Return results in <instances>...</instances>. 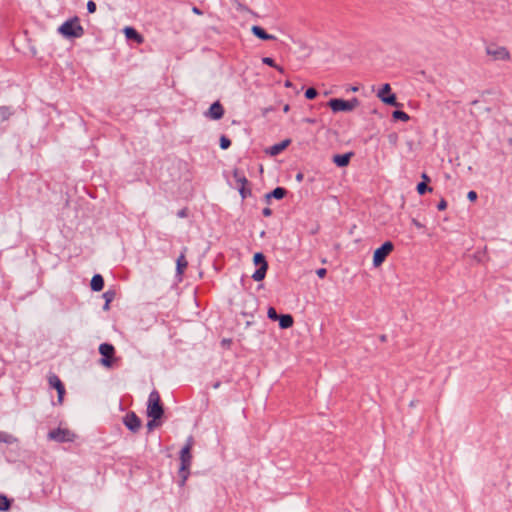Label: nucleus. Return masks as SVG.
<instances>
[{"label": "nucleus", "instance_id": "nucleus-15", "mask_svg": "<svg viewBox=\"0 0 512 512\" xmlns=\"http://www.w3.org/2000/svg\"><path fill=\"white\" fill-rule=\"evenodd\" d=\"M487 52L489 55H492L494 57V59H508L509 58V52L503 47L495 48V49H492L491 47H489L487 49Z\"/></svg>", "mask_w": 512, "mask_h": 512}, {"label": "nucleus", "instance_id": "nucleus-42", "mask_svg": "<svg viewBox=\"0 0 512 512\" xmlns=\"http://www.w3.org/2000/svg\"><path fill=\"white\" fill-rule=\"evenodd\" d=\"M285 111H288L289 110V106L286 105L285 108H284Z\"/></svg>", "mask_w": 512, "mask_h": 512}, {"label": "nucleus", "instance_id": "nucleus-33", "mask_svg": "<svg viewBox=\"0 0 512 512\" xmlns=\"http://www.w3.org/2000/svg\"><path fill=\"white\" fill-rule=\"evenodd\" d=\"M438 210L440 211H443L447 208V202L442 199L439 203H438V206H437Z\"/></svg>", "mask_w": 512, "mask_h": 512}, {"label": "nucleus", "instance_id": "nucleus-2", "mask_svg": "<svg viewBox=\"0 0 512 512\" xmlns=\"http://www.w3.org/2000/svg\"><path fill=\"white\" fill-rule=\"evenodd\" d=\"M59 33L67 38H79L83 36L84 29L80 24L79 18L74 17L64 22L58 29Z\"/></svg>", "mask_w": 512, "mask_h": 512}, {"label": "nucleus", "instance_id": "nucleus-18", "mask_svg": "<svg viewBox=\"0 0 512 512\" xmlns=\"http://www.w3.org/2000/svg\"><path fill=\"white\" fill-rule=\"evenodd\" d=\"M252 32L254 35H256L258 38L262 40H274L275 37L273 35L268 34L263 28L260 26H253Z\"/></svg>", "mask_w": 512, "mask_h": 512}, {"label": "nucleus", "instance_id": "nucleus-40", "mask_svg": "<svg viewBox=\"0 0 512 512\" xmlns=\"http://www.w3.org/2000/svg\"><path fill=\"white\" fill-rule=\"evenodd\" d=\"M285 86H286V87H291V86H292L291 81L287 80V81L285 82Z\"/></svg>", "mask_w": 512, "mask_h": 512}, {"label": "nucleus", "instance_id": "nucleus-20", "mask_svg": "<svg viewBox=\"0 0 512 512\" xmlns=\"http://www.w3.org/2000/svg\"><path fill=\"white\" fill-rule=\"evenodd\" d=\"M290 143V140H284L282 141L281 143L279 144H276V145H273L271 148H270V154L272 156H275L277 154H279L280 152H282L284 149L287 148V146L289 145Z\"/></svg>", "mask_w": 512, "mask_h": 512}, {"label": "nucleus", "instance_id": "nucleus-29", "mask_svg": "<svg viewBox=\"0 0 512 512\" xmlns=\"http://www.w3.org/2000/svg\"><path fill=\"white\" fill-rule=\"evenodd\" d=\"M231 145V141L229 138H227L226 136H221L220 138V147L222 149H228Z\"/></svg>", "mask_w": 512, "mask_h": 512}, {"label": "nucleus", "instance_id": "nucleus-7", "mask_svg": "<svg viewBox=\"0 0 512 512\" xmlns=\"http://www.w3.org/2000/svg\"><path fill=\"white\" fill-rule=\"evenodd\" d=\"M358 104V101L357 99H353L352 101H348V100H343V99H331L329 102H328V105L329 107L334 111V112H339V111H351L353 110Z\"/></svg>", "mask_w": 512, "mask_h": 512}, {"label": "nucleus", "instance_id": "nucleus-35", "mask_svg": "<svg viewBox=\"0 0 512 512\" xmlns=\"http://www.w3.org/2000/svg\"><path fill=\"white\" fill-rule=\"evenodd\" d=\"M316 273L320 278H324L326 276L327 270L325 268H320L316 271Z\"/></svg>", "mask_w": 512, "mask_h": 512}, {"label": "nucleus", "instance_id": "nucleus-43", "mask_svg": "<svg viewBox=\"0 0 512 512\" xmlns=\"http://www.w3.org/2000/svg\"><path fill=\"white\" fill-rule=\"evenodd\" d=\"M194 11H195L196 13H200V11H199L197 8H194Z\"/></svg>", "mask_w": 512, "mask_h": 512}, {"label": "nucleus", "instance_id": "nucleus-17", "mask_svg": "<svg viewBox=\"0 0 512 512\" xmlns=\"http://www.w3.org/2000/svg\"><path fill=\"white\" fill-rule=\"evenodd\" d=\"M91 289L93 291H101L104 288V279L100 274H96L91 280Z\"/></svg>", "mask_w": 512, "mask_h": 512}, {"label": "nucleus", "instance_id": "nucleus-5", "mask_svg": "<svg viewBox=\"0 0 512 512\" xmlns=\"http://www.w3.org/2000/svg\"><path fill=\"white\" fill-rule=\"evenodd\" d=\"M233 177L235 179L236 187L238 188L243 199L251 196L250 183L245 175L238 169L233 171Z\"/></svg>", "mask_w": 512, "mask_h": 512}, {"label": "nucleus", "instance_id": "nucleus-16", "mask_svg": "<svg viewBox=\"0 0 512 512\" xmlns=\"http://www.w3.org/2000/svg\"><path fill=\"white\" fill-rule=\"evenodd\" d=\"M353 153L337 154L333 157L334 163L339 167H345L349 164Z\"/></svg>", "mask_w": 512, "mask_h": 512}, {"label": "nucleus", "instance_id": "nucleus-22", "mask_svg": "<svg viewBox=\"0 0 512 512\" xmlns=\"http://www.w3.org/2000/svg\"><path fill=\"white\" fill-rule=\"evenodd\" d=\"M116 292L113 290H108L103 294V298L105 299L104 310H109L110 303L115 299Z\"/></svg>", "mask_w": 512, "mask_h": 512}, {"label": "nucleus", "instance_id": "nucleus-12", "mask_svg": "<svg viewBox=\"0 0 512 512\" xmlns=\"http://www.w3.org/2000/svg\"><path fill=\"white\" fill-rule=\"evenodd\" d=\"M123 422L125 426L133 432L138 431L141 427V420L134 412H128L125 415Z\"/></svg>", "mask_w": 512, "mask_h": 512}, {"label": "nucleus", "instance_id": "nucleus-24", "mask_svg": "<svg viewBox=\"0 0 512 512\" xmlns=\"http://www.w3.org/2000/svg\"><path fill=\"white\" fill-rule=\"evenodd\" d=\"M262 62H263L264 64L268 65V66H271V67L275 68V69H276V70H278L280 73H283V72H284L283 67H281V66L277 65V64L275 63V61H274L272 58H270V57H264V58L262 59Z\"/></svg>", "mask_w": 512, "mask_h": 512}, {"label": "nucleus", "instance_id": "nucleus-27", "mask_svg": "<svg viewBox=\"0 0 512 512\" xmlns=\"http://www.w3.org/2000/svg\"><path fill=\"white\" fill-rule=\"evenodd\" d=\"M393 117L395 119H399V120H402V121H408L409 120V116L407 113H405L404 111H400V110H396L393 112Z\"/></svg>", "mask_w": 512, "mask_h": 512}, {"label": "nucleus", "instance_id": "nucleus-30", "mask_svg": "<svg viewBox=\"0 0 512 512\" xmlns=\"http://www.w3.org/2000/svg\"><path fill=\"white\" fill-rule=\"evenodd\" d=\"M11 439L12 437L9 434L0 431V443H10Z\"/></svg>", "mask_w": 512, "mask_h": 512}, {"label": "nucleus", "instance_id": "nucleus-14", "mask_svg": "<svg viewBox=\"0 0 512 512\" xmlns=\"http://www.w3.org/2000/svg\"><path fill=\"white\" fill-rule=\"evenodd\" d=\"M124 33L127 39L133 40L137 44H142L144 42L143 36L132 27H126L124 29Z\"/></svg>", "mask_w": 512, "mask_h": 512}, {"label": "nucleus", "instance_id": "nucleus-31", "mask_svg": "<svg viewBox=\"0 0 512 512\" xmlns=\"http://www.w3.org/2000/svg\"><path fill=\"white\" fill-rule=\"evenodd\" d=\"M267 314H268V317H269L270 319H272V320H277V319L279 318V316H278V314H277V312H276L275 308H273V307H270V308L268 309Z\"/></svg>", "mask_w": 512, "mask_h": 512}, {"label": "nucleus", "instance_id": "nucleus-28", "mask_svg": "<svg viewBox=\"0 0 512 512\" xmlns=\"http://www.w3.org/2000/svg\"><path fill=\"white\" fill-rule=\"evenodd\" d=\"M317 95H318V93L315 88H308L305 92V97L309 100L316 98Z\"/></svg>", "mask_w": 512, "mask_h": 512}, {"label": "nucleus", "instance_id": "nucleus-37", "mask_svg": "<svg viewBox=\"0 0 512 512\" xmlns=\"http://www.w3.org/2000/svg\"><path fill=\"white\" fill-rule=\"evenodd\" d=\"M468 198L471 201H475L477 199V193L475 191H470L468 193Z\"/></svg>", "mask_w": 512, "mask_h": 512}, {"label": "nucleus", "instance_id": "nucleus-8", "mask_svg": "<svg viewBox=\"0 0 512 512\" xmlns=\"http://www.w3.org/2000/svg\"><path fill=\"white\" fill-rule=\"evenodd\" d=\"M49 439L57 442H72L75 439V434L67 428H57L51 430L48 434Z\"/></svg>", "mask_w": 512, "mask_h": 512}, {"label": "nucleus", "instance_id": "nucleus-38", "mask_svg": "<svg viewBox=\"0 0 512 512\" xmlns=\"http://www.w3.org/2000/svg\"><path fill=\"white\" fill-rule=\"evenodd\" d=\"M421 178H422V181H421V182H425L426 184H429V183H430V181H431L430 177H429L426 173H423V174L421 175Z\"/></svg>", "mask_w": 512, "mask_h": 512}, {"label": "nucleus", "instance_id": "nucleus-39", "mask_svg": "<svg viewBox=\"0 0 512 512\" xmlns=\"http://www.w3.org/2000/svg\"><path fill=\"white\" fill-rule=\"evenodd\" d=\"M271 214H272V211H271V209H270V208H268V207H267V208H264V209H263V215H264L265 217H269Z\"/></svg>", "mask_w": 512, "mask_h": 512}, {"label": "nucleus", "instance_id": "nucleus-9", "mask_svg": "<svg viewBox=\"0 0 512 512\" xmlns=\"http://www.w3.org/2000/svg\"><path fill=\"white\" fill-rule=\"evenodd\" d=\"M393 243L390 241L385 242L380 248L376 249L373 257L374 266H380L386 257L393 251Z\"/></svg>", "mask_w": 512, "mask_h": 512}, {"label": "nucleus", "instance_id": "nucleus-1", "mask_svg": "<svg viewBox=\"0 0 512 512\" xmlns=\"http://www.w3.org/2000/svg\"><path fill=\"white\" fill-rule=\"evenodd\" d=\"M192 447L193 442L192 440H189L186 445L182 448L180 453V469H179V476L182 479V484L187 480L189 474H190V466L192 462Z\"/></svg>", "mask_w": 512, "mask_h": 512}, {"label": "nucleus", "instance_id": "nucleus-21", "mask_svg": "<svg viewBox=\"0 0 512 512\" xmlns=\"http://www.w3.org/2000/svg\"><path fill=\"white\" fill-rule=\"evenodd\" d=\"M279 325L282 329L290 328L293 325V318L291 315H281L279 316Z\"/></svg>", "mask_w": 512, "mask_h": 512}, {"label": "nucleus", "instance_id": "nucleus-32", "mask_svg": "<svg viewBox=\"0 0 512 512\" xmlns=\"http://www.w3.org/2000/svg\"><path fill=\"white\" fill-rule=\"evenodd\" d=\"M87 9L89 13H94L96 11V4L93 1H89L87 3Z\"/></svg>", "mask_w": 512, "mask_h": 512}, {"label": "nucleus", "instance_id": "nucleus-13", "mask_svg": "<svg viewBox=\"0 0 512 512\" xmlns=\"http://www.w3.org/2000/svg\"><path fill=\"white\" fill-rule=\"evenodd\" d=\"M224 115V108L219 101L214 102L207 113V116L211 119L218 120Z\"/></svg>", "mask_w": 512, "mask_h": 512}, {"label": "nucleus", "instance_id": "nucleus-11", "mask_svg": "<svg viewBox=\"0 0 512 512\" xmlns=\"http://www.w3.org/2000/svg\"><path fill=\"white\" fill-rule=\"evenodd\" d=\"M378 97L386 104L397 106L396 96L391 93V87L389 84H384L378 92Z\"/></svg>", "mask_w": 512, "mask_h": 512}, {"label": "nucleus", "instance_id": "nucleus-23", "mask_svg": "<svg viewBox=\"0 0 512 512\" xmlns=\"http://www.w3.org/2000/svg\"><path fill=\"white\" fill-rule=\"evenodd\" d=\"M286 190L282 187L275 188L268 197H274L276 199H282L286 195Z\"/></svg>", "mask_w": 512, "mask_h": 512}, {"label": "nucleus", "instance_id": "nucleus-6", "mask_svg": "<svg viewBox=\"0 0 512 512\" xmlns=\"http://www.w3.org/2000/svg\"><path fill=\"white\" fill-rule=\"evenodd\" d=\"M254 264L258 268L252 275V278L255 281H262L265 278L268 269V263L265 259V256L262 253H256L254 255Z\"/></svg>", "mask_w": 512, "mask_h": 512}, {"label": "nucleus", "instance_id": "nucleus-10", "mask_svg": "<svg viewBox=\"0 0 512 512\" xmlns=\"http://www.w3.org/2000/svg\"><path fill=\"white\" fill-rule=\"evenodd\" d=\"M48 382L51 388L56 389L58 394V403L62 404L64 400V395L66 393L64 384L62 383L60 378L55 374L49 376Z\"/></svg>", "mask_w": 512, "mask_h": 512}, {"label": "nucleus", "instance_id": "nucleus-26", "mask_svg": "<svg viewBox=\"0 0 512 512\" xmlns=\"http://www.w3.org/2000/svg\"><path fill=\"white\" fill-rule=\"evenodd\" d=\"M432 187H429L425 182H420L417 185V192L420 195H424L426 192H432Z\"/></svg>", "mask_w": 512, "mask_h": 512}, {"label": "nucleus", "instance_id": "nucleus-4", "mask_svg": "<svg viewBox=\"0 0 512 512\" xmlns=\"http://www.w3.org/2000/svg\"><path fill=\"white\" fill-rule=\"evenodd\" d=\"M99 353L102 355V359L100 363L107 367L111 368L117 361L115 358V348L113 345L108 343H103L99 346Z\"/></svg>", "mask_w": 512, "mask_h": 512}, {"label": "nucleus", "instance_id": "nucleus-19", "mask_svg": "<svg viewBox=\"0 0 512 512\" xmlns=\"http://www.w3.org/2000/svg\"><path fill=\"white\" fill-rule=\"evenodd\" d=\"M188 267V261L185 255L182 253L177 259V273L179 276L183 275Z\"/></svg>", "mask_w": 512, "mask_h": 512}, {"label": "nucleus", "instance_id": "nucleus-3", "mask_svg": "<svg viewBox=\"0 0 512 512\" xmlns=\"http://www.w3.org/2000/svg\"><path fill=\"white\" fill-rule=\"evenodd\" d=\"M164 410L161 403L160 395L157 391H153L149 395L147 414L153 421L163 416Z\"/></svg>", "mask_w": 512, "mask_h": 512}, {"label": "nucleus", "instance_id": "nucleus-25", "mask_svg": "<svg viewBox=\"0 0 512 512\" xmlns=\"http://www.w3.org/2000/svg\"><path fill=\"white\" fill-rule=\"evenodd\" d=\"M10 505L11 501L5 495L0 494V510L7 511Z\"/></svg>", "mask_w": 512, "mask_h": 512}, {"label": "nucleus", "instance_id": "nucleus-34", "mask_svg": "<svg viewBox=\"0 0 512 512\" xmlns=\"http://www.w3.org/2000/svg\"><path fill=\"white\" fill-rule=\"evenodd\" d=\"M231 344H232V340H231V339H223V340L221 341V345H222L224 348H227V349H228V348H230Z\"/></svg>", "mask_w": 512, "mask_h": 512}, {"label": "nucleus", "instance_id": "nucleus-41", "mask_svg": "<svg viewBox=\"0 0 512 512\" xmlns=\"http://www.w3.org/2000/svg\"><path fill=\"white\" fill-rule=\"evenodd\" d=\"M414 223L417 227H421V224L414 220Z\"/></svg>", "mask_w": 512, "mask_h": 512}, {"label": "nucleus", "instance_id": "nucleus-36", "mask_svg": "<svg viewBox=\"0 0 512 512\" xmlns=\"http://www.w3.org/2000/svg\"><path fill=\"white\" fill-rule=\"evenodd\" d=\"M178 216L181 217V218L187 217L188 216V209L187 208H183L180 211H178Z\"/></svg>", "mask_w": 512, "mask_h": 512}]
</instances>
